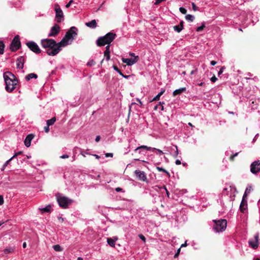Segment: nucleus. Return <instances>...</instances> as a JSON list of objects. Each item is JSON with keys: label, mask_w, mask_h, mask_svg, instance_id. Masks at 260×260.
I'll return each mask as SVG.
<instances>
[{"label": "nucleus", "mask_w": 260, "mask_h": 260, "mask_svg": "<svg viewBox=\"0 0 260 260\" xmlns=\"http://www.w3.org/2000/svg\"><path fill=\"white\" fill-rule=\"evenodd\" d=\"M41 45L43 48L47 49V53L50 56H55L56 54H52L53 50L56 49L59 46V43H57L53 39H44L41 40Z\"/></svg>", "instance_id": "3"}, {"label": "nucleus", "mask_w": 260, "mask_h": 260, "mask_svg": "<svg viewBox=\"0 0 260 260\" xmlns=\"http://www.w3.org/2000/svg\"><path fill=\"white\" fill-rule=\"evenodd\" d=\"M55 121H56V118L53 117L50 119L47 120L46 121V123L48 125L50 126V125H53Z\"/></svg>", "instance_id": "27"}, {"label": "nucleus", "mask_w": 260, "mask_h": 260, "mask_svg": "<svg viewBox=\"0 0 260 260\" xmlns=\"http://www.w3.org/2000/svg\"><path fill=\"white\" fill-rule=\"evenodd\" d=\"M22 153V151H19L18 152H16V153H15L14 154V155L12 157H13V158H14L15 157H16L18 155L21 154Z\"/></svg>", "instance_id": "40"}, {"label": "nucleus", "mask_w": 260, "mask_h": 260, "mask_svg": "<svg viewBox=\"0 0 260 260\" xmlns=\"http://www.w3.org/2000/svg\"><path fill=\"white\" fill-rule=\"evenodd\" d=\"M24 58L23 56L19 57L16 60L17 68L20 69L23 68Z\"/></svg>", "instance_id": "16"}, {"label": "nucleus", "mask_w": 260, "mask_h": 260, "mask_svg": "<svg viewBox=\"0 0 260 260\" xmlns=\"http://www.w3.org/2000/svg\"><path fill=\"white\" fill-rule=\"evenodd\" d=\"M156 169L159 172H163L166 173L168 175H170L169 173L167 170H166L165 169L161 167H156Z\"/></svg>", "instance_id": "33"}, {"label": "nucleus", "mask_w": 260, "mask_h": 260, "mask_svg": "<svg viewBox=\"0 0 260 260\" xmlns=\"http://www.w3.org/2000/svg\"><path fill=\"white\" fill-rule=\"evenodd\" d=\"M115 191H116V192H120V191H123V192H124V191H123V189H122V188H120V187H117V188H115Z\"/></svg>", "instance_id": "47"}, {"label": "nucleus", "mask_w": 260, "mask_h": 260, "mask_svg": "<svg viewBox=\"0 0 260 260\" xmlns=\"http://www.w3.org/2000/svg\"><path fill=\"white\" fill-rule=\"evenodd\" d=\"M20 41L19 36H16L12 40L10 45V49L12 51H16L19 49L20 47Z\"/></svg>", "instance_id": "7"}, {"label": "nucleus", "mask_w": 260, "mask_h": 260, "mask_svg": "<svg viewBox=\"0 0 260 260\" xmlns=\"http://www.w3.org/2000/svg\"><path fill=\"white\" fill-rule=\"evenodd\" d=\"M216 61H214V60H212L211 61V65L212 66H215L216 64Z\"/></svg>", "instance_id": "58"}, {"label": "nucleus", "mask_w": 260, "mask_h": 260, "mask_svg": "<svg viewBox=\"0 0 260 260\" xmlns=\"http://www.w3.org/2000/svg\"><path fill=\"white\" fill-rule=\"evenodd\" d=\"M95 63L94 61L93 60H91L90 61H89L88 63H87V66H92V65H94Z\"/></svg>", "instance_id": "48"}, {"label": "nucleus", "mask_w": 260, "mask_h": 260, "mask_svg": "<svg viewBox=\"0 0 260 260\" xmlns=\"http://www.w3.org/2000/svg\"><path fill=\"white\" fill-rule=\"evenodd\" d=\"M116 34L109 32L103 37H99L96 40V44L98 46H103L106 44H109L115 39Z\"/></svg>", "instance_id": "4"}, {"label": "nucleus", "mask_w": 260, "mask_h": 260, "mask_svg": "<svg viewBox=\"0 0 260 260\" xmlns=\"http://www.w3.org/2000/svg\"><path fill=\"white\" fill-rule=\"evenodd\" d=\"M138 56H135V57L132 58H122V61L123 63H126L128 66H132L138 61Z\"/></svg>", "instance_id": "13"}, {"label": "nucleus", "mask_w": 260, "mask_h": 260, "mask_svg": "<svg viewBox=\"0 0 260 260\" xmlns=\"http://www.w3.org/2000/svg\"><path fill=\"white\" fill-rule=\"evenodd\" d=\"M136 100L139 102V103L140 104V106L142 107L143 106V103L142 102L140 101V100L138 98H137L136 99Z\"/></svg>", "instance_id": "56"}, {"label": "nucleus", "mask_w": 260, "mask_h": 260, "mask_svg": "<svg viewBox=\"0 0 260 260\" xmlns=\"http://www.w3.org/2000/svg\"><path fill=\"white\" fill-rule=\"evenodd\" d=\"M224 69V67H222L221 68V69H220V71L218 72V75H220L222 73L223 70Z\"/></svg>", "instance_id": "53"}, {"label": "nucleus", "mask_w": 260, "mask_h": 260, "mask_svg": "<svg viewBox=\"0 0 260 260\" xmlns=\"http://www.w3.org/2000/svg\"><path fill=\"white\" fill-rule=\"evenodd\" d=\"M135 175L137 177V178L141 181H144V182H147V177L145 174V173L144 171H141L140 170H136L134 172Z\"/></svg>", "instance_id": "11"}, {"label": "nucleus", "mask_w": 260, "mask_h": 260, "mask_svg": "<svg viewBox=\"0 0 260 260\" xmlns=\"http://www.w3.org/2000/svg\"><path fill=\"white\" fill-rule=\"evenodd\" d=\"M205 27L204 23H202V25L196 28V31H201Z\"/></svg>", "instance_id": "35"}, {"label": "nucleus", "mask_w": 260, "mask_h": 260, "mask_svg": "<svg viewBox=\"0 0 260 260\" xmlns=\"http://www.w3.org/2000/svg\"><path fill=\"white\" fill-rule=\"evenodd\" d=\"M191 5H192V10L193 11H195V8H196L195 3H192Z\"/></svg>", "instance_id": "59"}, {"label": "nucleus", "mask_w": 260, "mask_h": 260, "mask_svg": "<svg viewBox=\"0 0 260 260\" xmlns=\"http://www.w3.org/2000/svg\"><path fill=\"white\" fill-rule=\"evenodd\" d=\"M165 91V90L164 89H161V91L155 97L153 98L151 102L159 100L160 99V96L164 93Z\"/></svg>", "instance_id": "25"}, {"label": "nucleus", "mask_w": 260, "mask_h": 260, "mask_svg": "<svg viewBox=\"0 0 260 260\" xmlns=\"http://www.w3.org/2000/svg\"><path fill=\"white\" fill-rule=\"evenodd\" d=\"M210 80L212 82H215L217 81V78L215 77V76H213L212 77H211Z\"/></svg>", "instance_id": "45"}, {"label": "nucleus", "mask_w": 260, "mask_h": 260, "mask_svg": "<svg viewBox=\"0 0 260 260\" xmlns=\"http://www.w3.org/2000/svg\"><path fill=\"white\" fill-rule=\"evenodd\" d=\"M60 31V27L57 24H55L51 28L50 32L48 35V37H55Z\"/></svg>", "instance_id": "14"}, {"label": "nucleus", "mask_w": 260, "mask_h": 260, "mask_svg": "<svg viewBox=\"0 0 260 260\" xmlns=\"http://www.w3.org/2000/svg\"><path fill=\"white\" fill-rule=\"evenodd\" d=\"M51 206L50 205H48L44 208L40 207L39 208V210L41 211V213L43 214L45 213H49L51 212Z\"/></svg>", "instance_id": "20"}, {"label": "nucleus", "mask_w": 260, "mask_h": 260, "mask_svg": "<svg viewBox=\"0 0 260 260\" xmlns=\"http://www.w3.org/2000/svg\"><path fill=\"white\" fill-rule=\"evenodd\" d=\"M129 55L132 57H133V58L136 56L134 53H130Z\"/></svg>", "instance_id": "62"}, {"label": "nucleus", "mask_w": 260, "mask_h": 260, "mask_svg": "<svg viewBox=\"0 0 260 260\" xmlns=\"http://www.w3.org/2000/svg\"><path fill=\"white\" fill-rule=\"evenodd\" d=\"M186 90V87H182L179 89H176L173 92V96H175L177 95L181 94L182 93L185 91Z\"/></svg>", "instance_id": "22"}, {"label": "nucleus", "mask_w": 260, "mask_h": 260, "mask_svg": "<svg viewBox=\"0 0 260 260\" xmlns=\"http://www.w3.org/2000/svg\"><path fill=\"white\" fill-rule=\"evenodd\" d=\"M110 46L107 45L106 47V50L104 51V56L107 61L109 60L110 58Z\"/></svg>", "instance_id": "23"}, {"label": "nucleus", "mask_w": 260, "mask_h": 260, "mask_svg": "<svg viewBox=\"0 0 260 260\" xmlns=\"http://www.w3.org/2000/svg\"><path fill=\"white\" fill-rule=\"evenodd\" d=\"M154 188L156 190H157V188L164 189L166 190V194H167L168 197L169 198V194H170L169 192L168 191V190H167V189L166 188L165 186H163L162 187H159L158 186L156 185V186H154Z\"/></svg>", "instance_id": "28"}, {"label": "nucleus", "mask_w": 260, "mask_h": 260, "mask_svg": "<svg viewBox=\"0 0 260 260\" xmlns=\"http://www.w3.org/2000/svg\"><path fill=\"white\" fill-rule=\"evenodd\" d=\"M121 76L125 79H128L130 77V76H129V75H124L123 74V76Z\"/></svg>", "instance_id": "61"}, {"label": "nucleus", "mask_w": 260, "mask_h": 260, "mask_svg": "<svg viewBox=\"0 0 260 260\" xmlns=\"http://www.w3.org/2000/svg\"><path fill=\"white\" fill-rule=\"evenodd\" d=\"M4 204V198L3 196L0 195V205H2Z\"/></svg>", "instance_id": "46"}, {"label": "nucleus", "mask_w": 260, "mask_h": 260, "mask_svg": "<svg viewBox=\"0 0 260 260\" xmlns=\"http://www.w3.org/2000/svg\"><path fill=\"white\" fill-rule=\"evenodd\" d=\"M182 29L183 26H181V25H178L174 26V29L178 32H180Z\"/></svg>", "instance_id": "31"}, {"label": "nucleus", "mask_w": 260, "mask_h": 260, "mask_svg": "<svg viewBox=\"0 0 260 260\" xmlns=\"http://www.w3.org/2000/svg\"><path fill=\"white\" fill-rule=\"evenodd\" d=\"M73 3V0H70L69 2L66 5V7L68 8L70 7L71 5Z\"/></svg>", "instance_id": "43"}, {"label": "nucleus", "mask_w": 260, "mask_h": 260, "mask_svg": "<svg viewBox=\"0 0 260 260\" xmlns=\"http://www.w3.org/2000/svg\"><path fill=\"white\" fill-rule=\"evenodd\" d=\"M38 78V75L35 73H30L27 75L25 79L26 81H28L31 79H37Z\"/></svg>", "instance_id": "24"}, {"label": "nucleus", "mask_w": 260, "mask_h": 260, "mask_svg": "<svg viewBox=\"0 0 260 260\" xmlns=\"http://www.w3.org/2000/svg\"><path fill=\"white\" fill-rule=\"evenodd\" d=\"M28 48L36 54L41 53V50L38 45L35 42L30 41L26 43Z\"/></svg>", "instance_id": "9"}, {"label": "nucleus", "mask_w": 260, "mask_h": 260, "mask_svg": "<svg viewBox=\"0 0 260 260\" xmlns=\"http://www.w3.org/2000/svg\"><path fill=\"white\" fill-rule=\"evenodd\" d=\"M238 153H239L238 152H237V153H236L235 154H233V155H231V156H230V160L231 161H234V159H235V157L236 156H237L238 155Z\"/></svg>", "instance_id": "38"}, {"label": "nucleus", "mask_w": 260, "mask_h": 260, "mask_svg": "<svg viewBox=\"0 0 260 260\" xmlns=\"http://www.w3.org/2000/svg\"><path fill=\"white\" fill-rule=\"evenodd\" d=\"M163 104H164V102H160L159 103V105H161V107H160V110L161 111H163L164 110V106H163Z\"/></svg>", "instance_id": "50"}, {"label": "nucleus", "mask_w": 260, "mask_h": 260, "mask_svg": "<svg viewBox=\"0 0 260 260\" xmlns=\"http://www.w3.org/2000/svg\"><path fill=\"white\" fill-rule=\"evenodd\" d=\"M4 78L6 84L5 88L8 92H11L16 88L18 80L13 74L6 72L4 74Z\"/></svg>", "instance_id": "2"}, {"label": "nucleus", "mask_w": 260, "mask_h": 260, "mask_svg": "<svg viewBox=\"0 0 260 260\" xmlns=\"http://www.w3.org/2000/svg\"><path fill=\"white\" fill-rule=\"evenodd\" d=\"M13 157H11L9 159H8L7 161H6L5 164H4V167H6L8 164H9V162L13 159Z\"/></svg>", "instance_id": "39"}, {"label": "nucleus", "mask_w": 260, "mask_h": 260, "mask_svg": "<svg viewBox=\"0 0 260 260\" xmlns=\"http://www.w3.org/2000/svg\"><path fill=\"white\" fill-rule=\"evenodd\" d=\"M53 248L55 251L60 252L63 250L62 248L58 244L53 246Z\"/></svg>", "instance_id": "26"}, {"label": "nucleus", "mask_w": 260, "mask_h": 260, "mask_svg": "<svg viewBox=\"0 0 260 260\" xmlns=\"http://www.w3.org/2000/svg\"><path fill=\"white\" fill-rule=\"evenodd\" d=\"M159 105H156L154 107V110H157L158 108V106H159Z\"/></svg>", "instance_id": "63"}, {"label": "nucleus", "mask_w": 260, "mask_h": 260, "mask_svg": "<svg viewBox=\"0 0 260 260\" xmlns=\"http://www.w3.org/2000/svg\"><path fill=\"white\" fill-rule=\"evenodd\" d=\"M77 29L76 27H71L70 30L67 31L60 42H59V46L56 49L53 50L51 53L52 54H57L61 50L62 47H64L71 44L72 41L77 36Z\"/></svg>", "instance_id": "1"}, {"label": "nucleus", "mask_w": 260, "mask_h": 260, "mask_svg": "<svg viewBox=\"0 0 260 260\" xmlns=\"http://www.w3.org/2000/svg\"><path fill=\"white\" fill-rule=\"evenodd\" d=\"M250 171L252 174H256L260 171V161H253L250 165Z\"/></svg>", "instance_id": "10"}, {"label": "nucleus", "mask_w": 260, "mask_h": 260, "mask_svg": "<svg viewBox=\"0 0 260 260\" xmlns=\"http://www.w3.org/2000/svg\"><path fill=\"white\" fill-rule=\"evenodd\" d=\"M34 138V135L32 134L28 135L24 140V144L26 147H28L30 146L31 141Z\"/></svg>", "instance_id": "17"}, {"label": "nucleus", "mask_w": 260, "mask_h": 260, "mask_svg": "<svg viewBox=\"0 0 260 260\" xmlns=\"http://www.w3.org/2000/svg\"><path fill=\"white\" fill-rule=\"evenodd\" d=\"M214 223L213 229L216 232L224 231L227 225V221L225 219H220L218 220H214Z\"/></svg>", "instance_id": "6"}, {"label": "nucleus", "mask_w": 260, "mask_h": 260, "mask_svg": "<svg viewBox=\"0 0 260 260\" xmlns=\"http://www.w3.org/2000/svg\"><path fill=\"white\" fill-rule=\"evenodd\" d=\"M69 155H67V154H63V155H62L60 156V157L61 158L64 159V158H69Z\"/></svg>", "instance_id": "52"}, {"label": "nucleus", "mask_w": 260, "mask_h": 260, "mask_svg": "<svg viewBox=\"0 0 260 260\" xmlns=\"http://www.w3.org/2000/svg\"><path fill=\"white\" fill-rule=\"evenodd\" d=\"M194 16L192 15L188 14L185 16L186 20L189 22H192L194 20Z\"/></svg>", "instance_id": "30"}, {"label": "nucleus", "mask_w": 260, "mask_h": 260, "mask_svg": "<svg viewBox=\"0 0 260 260\" xmlns=\"http://www.w3.org/2000/svg\"><path fill=\"white\" fill-rule=\"evenodd\" d=\"M251 186H249L248 187H247L246 190H245V192L247 193V194L249 193L251 191Z\"/></svg>", "instance_id": "41"}, {"label": "nucleus", "mask_w": 260, "mask_h": 260, "mask_svg": "<svg viewBox=\"0 0 260 260\" xmlns=\"http://www.w3.org/2000/svg\"><path fill=\"white\" fill-rule=\"evenodd\" d=\"M186 242H187V241H185V242L184 244H182L181 245V247L186 246Z\"/></svg>", "instance_id": "64"}, {"label": "nucleus", "mask_w": 260, "mask_h": 260, "mask_svg": "<svg viewBox=\"0 0 260 260\" xmlns=\"http://www.w3.org/2000/svg\"><path fill=\"white\" fill-rule=\"evenodd\" d=\"M55 11L57 22H61L63 20V14L62 11L58 5H55Z\"/></svg>", "instance_id": "8"}, {"label": "nucleus", "mask_w": 260, "mask_h": 260, "mask_svg": "<svg viewBox=\"0 0 260 260\" xmlns=\"http://www.w3.org/2000/svg\"><path fill=\"white\" fill-rule=\"evenodd\" d=\"M179 11H180V12L181 13L184 14H186V12H187V10H186V9H185V8H183V7H180V8H179Z\"/></svg>", "instance_id": "37"}, {"label": "nucleus", "mask_w": 260, "mask_h": 260, "mask_svg": "<svg viewBox=\"0 0 260 260\" xmlns=\"http://www.w3.org/2000/svg\"><path fill=\"white\" fill-rule=\"evenodd\" d=\"M5 48V45L4 43L2 41H0V54H3L4 53Z\"/></svg>", "instance_id": "32"}, {"label": "nucleus", "mask_w": 260, "mask_h": 260, "mask_svg": "<svg viewBox=\"0 0 260 260\" xmlns=\"http://www.w3.org/2000/svg\"><path fill=\"white\" fill-rule=\"evenodd\" d=\"M170 151H171L173 156L175 158L177 157L179 154V151L178 147L176 145H173L170 148Z\"/></svg>", "instance_id": "19"}, {"label": "nucleus", "mask_w": 260, "mask_h": 260, "mask_svg": "<svg viewBox=\"0 0 260 260\" xmlns=\"http://www.w3.org/2000/svg\"><path fill=\"white\" fill-rule=\"evenodd\" d=\"M247 195H248V194L245 192L244 193V195L243 196L242 200L244 199V201H247L246 198H247Z\"/></svg>", "instance_id": "49"}, {"label": "nucleus", "mask_w": 260, "mask_h": 260, "mask_svg": "<svg viewBox=\"0 0 260 260\" xmlns=\"http://www.w3.org/2000/svg\"><path fill=\"white\" fill-rule=\"evenodd\" d=\"M141 149H146L147 151H151L152 152H154L155 151H157L159 153V154L161 155L163 154V152L161 150L155 148H152L150 147H148L145 145H142L141 146L138 147L135 149V151H137V150Z\"/></svg>", "instance_id": "15"}, {"label": "nucleus", "mask_w": 260, "mask_h": 260, "mask_svg": "<svg viewBox=\"0 0 260 260\" xmlns=\"http://www.w3.org/2000/svg\"><path fill=\"white\" fill-rule=\"evenodd\" d=\"M180 251V248H179V249H178V250H177V253L175 254V255H174V257H177V256L178 255V254H179V253Z\"/></svg>", "instance_id": "60"}, {"label": "nucleus", "mask_w": 260, "mask_h": 260, "mask_svg": "<svg viewBox=\"0 0 260 260\" xmlns=\"http://www.w3.org/2000/svg\"><path fill=\"white\" fill-rule=\"evenodd\" d=\"M57 201L60 207L67 208L73 202V200L59 193L56 195Z\"/></svg>", "instance_id": "5"}, {"label": "nucleus", "mask_w": 260, "mask_h": 260, "mask_svg": "<svg viewBox=\"0 0 260 260\" xmlns=\"http://www.w3.org/2000/svg\"><path fill=\"white\" fill-rule=\"evenodd\" d=\"M85 25L90 28H95L97 26V23L95 19L92 20L91 21L86 22Z\"/></svg>", "instance_id": "21"}, {"label": "nucleus", "mask_w": 260, "mask_h": 260, "mask_svg": "<svg viewBox=\"0 0 260 260\" xmlns=\"http://www.w3.org/2000/svg\"><path fill=\"white\" fill-rule=\"evenodd\" d=\"M175 164L177 165H179L181 164V161L179 159H177L176 161H175Z\"/></svg>", "instance_id": "57"}, {"label": "nucleus", "mask_w": 260, "mask_h": 260, "mask_svg": "<svg viewBox=\"0 0 260 260\" xmlns=\"http://www.w3.org/2000/svg\"><path fill=\"white\" fill-rule=\"evenodd\" d=\"M143 149H139V150H137L136 152L138 151L139 153L144 154V153Z\"/></svg>", "instance_id": "55"}, {"label": "nucleus", "mask_w": 260, "mask_h": 260, "mask_svg": "<svg viewBox=\"0 0 260 260\" xmlns=\"http://www.w3.org/2000/svg\"><path fill=\"white\" fill-rule=\"evenodd\" d=\"M44 131L46 133H48L49 132V125L47 124V126L44 127Z\"/></svg>", "instance_id": "44"}, {"label": "nucleus", "mask_w": 260, "mask_h": 260, "mask_svg": "<svg viewBox=\"0 0 260 260\" xmlns=\"http://www.w3.org/2000/svg\"><path fill=\"white\" fill-rule=\"evenodd\" d=\"M249 245L253 249H256L257 248L259 244V235L256 234L255 235L254 240L251 239L248 242Z\"/></svg>", "instance_id": "12"}, {"label": "nucleus", "mask_w": 260, "mask_h": 260, "mask_svg": "<svg viewBox=\"0 0 260 260\" xmlns=\"http://www.w3.org/2000/svg\"><path fill=\"white\" fill-rule=\"evenodd\" d=\"M247 208V201H244V200H242L240 205V211L242 213H244Z\"/></svg>", "instance_id": "18"}, {"label": "nucleus", "mask_w": 260, "mask_h": 260, "mask_svg": "<svg viewBox=\"0 0 260 260\" xmlns=\"http://www.w3.org/2000/svg\"><path fill=\"white\" fill-rule=\"evenodd\" d=\"M113 155V153H107L105 154L106 157H112Z\"/></svg>", "instance_id": "51"}, {"label": "nucleus", "mask_w": 260, "mask_h": 260, "mask_svg": "<svg viewBox=\"0 0 260 260\" xmlns=\"http://www.w3.org/2000/svg\"><path fill=\"white\" fill-rule=\"evenodd\" d=\"M107 242L111 247H115V241L111 238H107Z\"/></svg>", "instance_id": "29"}, {"label": "nucleus", "mask_w": 260, "mask_h": 260, "mask_svg": "<svg viewBox=\"0 0 260 260\" xmlns=\"http://www.w3.org/2000/svg\"><path fill=\"white\" fill-rule=\"evenodd\" d=\"M14 249L13 248H12V247L7 248H6L4 250V252L6 254H7V253H11V252L14 251Z\"/></svg>", "instance_id": "34"}, {"label": "nucleus", "mask_w": 260, "mask_h": 260, "mask_svg": "<svg viewBox=\"0 0 260 260\" xmlns=\"http://www.w3.org/2000/svg\"><path fill=\"white\" fill-rule=\"evenodd\" d=\"M113 69L116 71L117 73L119 74L121 76H123L122 73L121 72V71L118 68V67L115 65L113 66Z\"/></svg>", "instance_id": "36"}, {"label": "nucleus", "mask_w": 260, "mask_h": 260, "mask_svg": "<svg viewBox=\"0 0 260 260\" xmlns=\"http://www.w3.org/2000/svg\"><path fill=\"white\" fill-rule=\"evenodd\" d=\"M101 139V137L100 136H97L95 138V141L98 142Z\"/></svg>", "instance_id": "54"}, {"label": "nucleus", "mask_w": 260, "mask_h": 260, "mask_svg": "<svg viewBox=\"0 0 260 260\" xmlns=\"http://www.w3.org/2000/svg\"><path fill=\"white\" fill-rule=\"evenodd\" d=\"M139 237L142 240H143L144 242H145L146 241V239H145V237L142 234H140L139 235Z\"/></svg>", "instance_id": "42"}]
</instances>
